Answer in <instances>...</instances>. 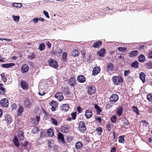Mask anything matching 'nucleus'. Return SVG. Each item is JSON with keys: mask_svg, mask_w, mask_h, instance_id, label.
<instances>
[{"mask_svg": "<svg viewBox=\"0 0 152 152\" xmlns=\"http://www.w3.org/2000/svg\"><path fill=\"white\" fill-rule=\"evenodd\" d=\"M46 44L47 45L49 48H51V44L47 40L46 41Z\"/></svg>", "mask_w": 152, "mask_h": 152, "instance_id": "obj_57", "label": "nucleus"}, {"mask_svg": "<svg viewBox=\"0 0 152 152\" xmlns=\"http://www.w3.org/2000/svg\"><path fill=\"white\" fill-rule=\"evenodd\" d=\"M39 130V129L38 128L34 127L32 129V131L34 134H35L38 133Z\"/></svg>", "mask_w": 152, "mask_h": 152, "instance_id": "obj_48", "label": "nucleus"}, {"mask_svg": "<svg viewBox=\"0 0 152 152\" xmlns=\"http://www.w3.org/2000/svg\"><path fill=\"white\" fill-rule=\"evenodd\" d=\"M94 108L96 109L97 114H99L101 110L99 107L96 104H94Z\"/></svg>", "mask_w": 152, "mask_h": 152, "instance_id": "obj_37", "label": "nucleus"}, {"mask_svg": "<svg viewBox=\"0 0 152 152\" xmlns=\"http://www.w3.org/2000/svg\"><path fill=\"white\" fill-rule=\"evenodd\" d=\"M112 80L114 84L116 85H118L120 83H121L123 82V79L120 76H114L112 77Z\"/></svg>", "mask_w": 152, "mask_h": 152, "instance_id": "obj_1", "label": "nucleus"}, {"mask_svg": "<svg viewBox=\"0 0 152 152\" xmlns=\"http://www.w3.org/2000/svg\"><path fill=\"white\" fill-rule=\"evenodd\" d=\"M5 91V88L3 87L2 84H0V94H4Z\"/></svg>", "mask_w": 152, "mask_h": 152, "instance_id": "obj_36", "label": "nucleus"}, {"mask_svg": "<svg viewBox=\"0 0 152 152\" xmlns=\"http://www.w3.org/2000/svg\"><path fill=\"white\" fill-rule=\"evenodd\" d=\"M79 130L82 132L84 133L86 130V127L83 122H80L79 126Z\"/></svg>", "mask_w": 152, "mask_h": 152, "instance_id": "obj_7", "label": "nucleus"}, {"mask_svg": "<svg viewBox=\"0 0 152 152\" xmlns=\"http://www.w3.org/2000/svg\"><path fill=\"white\" fill-rule=\"evenodd\" d=\"M126 48H123V47H119L118 48L117 50L119 51H125L126 50Z\"/></svg>", "mask_w": 152, "mask_h": 152, "instance_id": "obj_49", "label": "nucleus"}, {"mask_svg": "<svg viewBox=\"0 0 152 152\" xmlns=\"http://www.w3.org/2000/svg\"><path fill=\"white\" fill-rule=\"evenodd\" d=\"M102 45V42L100 41H98L94 43L93 46L95 48H99Z\"/></svg>", "mask_w": 152, "mask_h": 152, "instance_id": "obj_26", "label": "nucleus"}, {"mask_svg": "<svg viewBox=\"0 0 152 152\" xmlns=\"http://www.w3.org/2000/svg\"><path fill=\"white\" fill-rule=\"evenodd\" d=\"M142 124L144 126H148L149 125L148 123L146 121H142Z\"/></svg>", "mask_w": 152, "mask_h": 152, "instance_id": "obj_52", "label": "nucleus"}, {"mask_svg": "<svg viewBox=\"0 0 152 152\" xmlns=\"http://www.w3.org/2000/svg\"><path fill=\"white\" fill-rule=\"evenodd\" d=\"M148 55L149 58H152V51H150L148 53Z\"/></svg>", "mask_w": 152, "mask_h": 152, "instance_id": "obj_60", "label": "nucleus"}, {"mask_svg": "<svg viewBox=\"0 0 152 152\" xmlns=\"http://www.w3.org/2000/svg\"><path fill=\"white\" fill-rule=\"evenodd\" d=\"M138 54V52L137 50H135L132 51L130 53V56L133 57L137 56Z\"/></svg>", "mask_w": 152, "mask_h": 152, "instance_id": "obj_33", "label": "nucleus"}, {"mask_svg": "<svg viewBox=\"0 0 152 152\" xmlns=\"http://www.w3.org/2000/svg\"><path fill=\"white\" fill-rule=\"evenodd\" d=\"M0 102L1 106L3 107H6L8 105V100L6 98L2 99Z\"/></svg>", "mask_w": 152, "mask_h": 152, "instance_id": "obj_8", "label": "nucleus"}, {"mask_svg": "<svg viewBox=\"0 0 152 152\" xmlns=\"http://www.w3.org/2000/svg\"><path fill=\"white\" fill-rule=\"evenodd\" d=\"M45 46L44 43H42L39 45V48L40 51H42L45 49Z\"/></svg>", "mask_w": 152, "mask_h": 152, "instance_id": "obj_39", "label": "nucleus"}, {"mask_svg": "<svg viewBox=\"0 0 152 152\" xmlns=\"http://www.w3.org/2000/svg\"><path fill=\"white\" fill-rule=\"evenodd\" d=\"M43 12V14L46 16V17H47L48 18H49V14L48 12L45 10H44Z\"/></svg>", "mask_w": 152, "mask_h": 152, "instance_id": "obj_58", "label": "nucleus"}, {"mask_svg": "<svg viewBox=\"0 0 152 152\" xmlns=\"http://www.w3.org/2000/svg\"><path fill=\"white\" fill-rule=\"evenodd\" d=\"M77 80L80 83H83L85 82L86 78L83 75H80L78 77Z\"/></svg>", "mask_w": 152, "mask_h": 152, "instance_id": "obj_23", "label": "nucleus"}, {"mask_svg": "<svg viewBox=\"0 0 152 152\" xmlns=\"http://www.w3.org/2000/svg\"><path fill=\"white\" fill-rule=\"evenodd\" d=\"M45 92L42 90H39V91L38 93V94L40 96H43L45 95Z\"/></svg>", "mask_w": 152, "mask_h": 152, "instance_id": "obj_59", "label": "nucleus"}, {"mask_svg": "<svg viewBox=\"0 0 152 152\" xmlns=\"http://www.w3.org/2000/svg\"><path fill=\"white\" fill-rule=\"evenodd\" d=\"M113 125L110 123H108L106 125V127L109 131H110L113 127Z\"/></svg>", "mask_w": 152, "mask_h": 152, "instance_id": "obj_40", "label": "nucleus"}, {"mask_svg": "<svg viewBox=\"0 0 152 152\" xmlns=\"http://www.w3.org/2000/svg\"><path fill=\"white\" fill-rule=\"evenodd\" d=\"M17 136L20 140L23 141V140L24 137V133L22 131L19 132Z\"/></svg>", "mask_w": 152, "mask_h": 152, "instance_id": "obj_20", "label": "nucleus"}, {"mask_svg": "<svg viewBox=\"0 0 152 152\" xmlns=\"http://www.w3.org/2000/svg\"><path fill=\"white\" fill-rule=\"evenodd\" d=\"M76 80L74 78H71L69 80V84L71 86H73L76 84Z\"/></svg>", "mask_w": 152, "mask_h": 152, "instance_id": "obj_19", "label": "nucleus"}, {"mask_svg": "<svg viewBox=\"0 0 152 152\" xmlns=\"http://www.w3.org/2000/svg\"><path fill=\"white\" fill-rule=\"evenodd\" d=\"M40 118L39 116H37L36 118L31 121L32 123L34 125H37L39 121Z\"/></svg>", "mask_w": 152, "mask_h": 152, "instance_id": "obj_14", "label": "nucleus"}, {"mask_svg": "<svg viewBox=\"0 0 152 152\" xmlns=\"http://www.w3.org/2000/svg\"><path fill=\"white\" fill-rule=\"evenodd\" d=\"M67 56V54L66 52H63L62 54V58L63 60L64 61H66Z\"/></svg>", "mask_w": 152, "mask_h": 152, "instance_id": "obj_45", "label": "nucleus"}, {"mask_svg": "<svg viewBox=\"0 0 152 152\" xmlns=\"http://www.w3.org/2000/svg\"><path fill=\"white\" fill-rule=\"evenodd\" d=\"M12 6L20 8L22 6V4L20 3H14L12 5Z\"/></svg>", "mask_w": 152, "mask_h": 152, "instance_id": "obj_41", "label": "nucleus"}, {"mask_svg": "<svg viewBox=\"0 0 152 152\" xmlns=\"http://www.w3.org/2000/svg\"><path fill=\"white\" fill-rule=\"evenodd\" d=\"M145 48V46L144 45H141L138 48V49L140 50H143Z\"/></svg>", "mask_w": 152, "mask_h": 152, "instance_id": "obj_61", "label": "nucleus"}, {"mask_svg": "<svg viewBox=\"0 0 152 152\" xmlns=\"http://www.w3.org/2000/svg\"><path fill=\"white\" fill-rule=\"evenodd\" d=\"M145 57L143 54H141L138 57V60L140 62H143L145 61Z\"/></svg>", "mask_w": 152, "mask_h": 152, "instance_id": "obj_27", "label": "nucleus"}, {"mask_svg": "<svg viewBox=\"0 0 152 152\" xmlns=\"http://www.w3.org/2000/svg\"><path fill=\"white\" fill-rule=\"evenodd\" d=\"M50 105L52 106L51 110L53 111H55L58 106L57 102L55 101H51L50 103Z\"/></svg>", "mask_w": 152, "mask_h": 152, "instance_id": "obj_5", "label": "nucleus"}, {"mask_svg": "<svg viewBox=\"0 0 152 152\" xmlns=\"http://www.w3.org/2000/svg\"><path fill=\"white\" fill-rule=\"evenodd\" d=\"M132 108L133 111L137 114V115L139 114V113L138 112V110L136 107L134 106H132Z\"/></svg>", "mask_w": 152, "mask_h": 152, "instance_id": "obj_53", "label": "nucleus"}, {"mask_svg": "<svg viewBox=\"0 0 152 152\" xmlns=\"http://www.w3.org/2000/svg\"><path fill=\"white\" fill-rule=\"evenodd\" d=\"M4 120L8 124H10L12 121V118L10 115H9L5 116Z\"/></svg>", "mask_w": 152, "mask_h": 152, "instance_id": "obj_10", "label": "nucleus"}, {"mask_svg": "<svg viewBox=\"0 0 152 152\" xmlns=\"http://www.w3.org/2000/svg\"><path fill=\"white\" fill-rule=\"evenodd\" d=\"M83 144L80 142H77L75 144V147L77 149L81 150L83 147Z\"/></svg>", "mask_w": 152, "mask_h": 152, "instance_id": "obj_28", "label": "nucleus"}, {"mask_svg": "<svg viewBox=\"0 0 152 152\" xmlns=\"http://www.w3.org/2000/svg\"><path fill=\"white\" fill-rule=\"evenodd\" d=\"M24 104L26 107L28 108L32 104V103L30 102L28 99L26 98L24 102Z\"/></svg>", "mask_w": 152, "mask_h": 152, "instance_id": "obj_22", "label": "nucleus"}, {"mask_svg": "<svg viewBox=\"0 0 152 152\" xmlns=\"http://www.w3.org/2000/svg\"><path fill=\"white\" fill-rule=\"evenodd\" d=\"M130 73L129 70H126L124 72V75L125 77L129 75Z\"/></svg>", "mask_w": 152, "mask_h": 152, "instance_id": "obj_55", "label": "nucleus"}, {"mask_svg": "<svg viewBox=\"0 0 152 152\" xmlns=\"http://www.w3.org/2000/svg\"><path fill=\"white\" fill-rule=\"evenodd\" d=\"M100 71V68L99 66L95 67L93 70V74L94 75H96L98 74Z\"/></svg>", "mask_w": 152, "mask_h": 152, "instance_id": "obj_12", "label": "nucleus"}, {"mask_svg": "<svg viewBox=\"0 0 152 152\" xmlns=\"http://www.w3.org/2000/svg\"><path fill=\"white\" fill-rule=\"evenodd\" d=\"M39 20L38 18H35L31 20V22L33 21L35 24L37 23L38 22Z\"/></svg>", "mask_w": 152, "mask_h": 152, "instance_id": "obj_56", "label": "nucleus"}, {"mask_svg": "<svg viewBox=\"0 0 152 152\" xmlns=\"http://www.w3.org/2000/svg\"><path fill=\"white\" fill-rule=\"evenodd\" d=\"M123 110V108L121 107H118L116 110V112L118 115L119 116L121 115L122 113Z\"/></svg>", "mask_w": 152, "mask_h": 152, "instance_id": "obj_24", "label": "nucleus"}, {"mask_svg": "<svg viewBox=\"0 0 152 152\" xmlns=\"http://www.w3.org/2000/svg\"><path fill=\"white\" fill-rule=\"evenodd\" d=\"M111 107H112V106L110 104H106L105 106V108L107 109H109Z\"/></svg>", "mask_w": 152, "mask_h": 152, "instance_id": "obj_62", "label": "nucleus"}, {"mask_svg": "<svg viewBox=\"0 0 152 152\" xmlns=\"http://www.w3.org/2000/svg\"><path fill=\"white\" fill-rule=\"evenodd\" d=\"M49 65L55 69H56L58 67V63L54 59L52 58L48 60Z\"/></svg>", "mask_w": 152, "mask_h": 152, "instance_id": "obj_2", "label": "nucleus"}, {"mask_svg": "<svg viewBox=\"0 0 152 152\" xmlns=\"http://www.w3.org/2000/svg\"><path fill=\"white\" fill-rule=\"evenodd\" d=\"M24 110L23 107L21 106H20L18 109V115L20 116L21 115Z\"/></svg>", "mask_w": 152, "mask_h": 152, "instance_id": "obj_32", "label": "nucleus"}, {"mask_svg": "<svg viewBox=\"0 0 152 152\" xmlns=\"http://www.w3.org/2000/svg\"><path fill=\"white\" fill-rule=\"evenodd\" d=\"M139 63L137 61H135L132 63L131 66L132 67L137 68L138 66Z\"/></svg>", "mask_w": 152, "mask_h": 152, "instance_id": "obj_38", "label": "nucleus"}, {"mask_svg": "<svg viewBox=\"0 0 152 152\" xmlns=\"http://www.w3.org/2000/svg\"><path fill=\"white\" fill-rule=\"evenodd\" d=\"M145 74L143 72L140 73V74L139 77L143 83H144L145 81Z\"/></svg>", "mask_w": 152, "mask_h": 152, "instance_id": "obj_30", "label": "nucleus"}, {"mask_svg": "<svg viewBox=\"0 0 152 152\" xmlns=\"http://www.w3.org/2000/svg\"><path fill=\"white\" fill-rule=\"evenodd\" d=\"M116 150V149L115 147H113L111 150L110 152H115Z\"/></svg>", "mask_w": 152, "mask_h": 152, "instance_id": "obj_64", "label": "nucleus"}, {"mask_svg": "<svg viewBox=\"0 0 152 152\" xmlns=\"http://www.w3.org/2000/svg\"><path fill=\"white\" fill-rule=\"evenodd\" d=\"M58 137L59 140H60L62 144H64V145H65L66 142L64 141V139L63 134L61 133H59L58 134Z\"/></svg>", "mask_w": 152, "mask_h": 152, "instance_id": "obj_9", "label": "nucleus"}, {"mask_svg": "<svg viewBox=\"0 0 152 152\" xmlns=\"http://www.w3.org/2000/svg\"><path fill=\"white\" fill-rule=\"evenodd\" d=\"M116 115H114L111 117V121L113 123H115L116 121Z\"/></svg>", "mask_w": 152, "mask_h": 152, "instance_id": "obj_46", "label": "nucleus"}, {"mask_svg": "<svg viewBox=\"0 0 152 152\" xmlns=\"http://www.w3.org/2000/svg\"><path fill=\"white\" fill-rule=\"evenodd\" d=\"M35 57V55L34 53H32L31 55H28V58L30 60L32 59Z\"/></svg>", "mask_w": 152, "mask_h": 152, "instance_id": "obj_50", "label": "nucleus"}, {"mask_svg": "<svg viewBox=\"0 0 152 152\" xmlns=\"http://www.w3.org/2000/svg\"><path fill=\"white\" fill-rule=\"evenodd\" d=\"M20 85L21 87L24 89L26 90L28 88L27 83L25 81L22 80L21 81Z\"/></svg>", "mask_w": 152, "mask_h": 152, "instance_id": "obj_18", "label": "nucleus"}, {"mask_svg": "<svg viewBox=\"0 0 152 152\" xmlns=\"http://www.w3.org/2000/svg\"><path fill=\"white\" fill-rule=\"evenodd\" d=\"M147 68L148 69L152 68V62L151 61H149L146 64Z\"/></svg>", "mask_w": 152, "mask_h": 152, "instance_id": "obj_44", "label": "nucleus"}, {"mask_svg": "<svg viewBox=\"0 0 152 152\" xmlns=\"http://www.w3.org/2000/svg\"><path fill=\"white\" fill-rule=\"evenodd\" d=\"M114 66L113 64L112 63H108L106 66V71L108 73H110L112 71H113Z\"/></svg>", "mask_w": 152, "mask_h": 152, "instance_id": "obj_6", "label": "nucleus"}, {"mask_svg": "<svg viewBox=\"0 0 152 152\" xmlns=\"http://www.w3.org/2000/svg\"><path fill=\"white\" fill-rule=\"evenodd\" d=\"M87 89V92L90 95H91L94 94L96 91V89L95 87L93 86H88Z\"/></svg>", "mask_w": 152, "mask_h": 152, "instance_id": "obj_3", "label": "nucleus"}, {"mask_svg": "<svg viewBox=\"0 0 152 152\" xmlns=\"http://www.w3.org/2000/svg\"><path fill=\"white\" fill-rule=\"evenodd\" d=\"M119 142L124 143V136H120L119 137Z\"/></svg>", "mask_w": 152, "mask_h": 152, "instance_id": "obj_43", "label": "nucleus"}, {"mask_svg": "<svg viewBox=\"0 0 152 152\" xmlns=\"http://www.w3.org/2000/svg\"><path fill=\"white\" fill-rule=\"evenodd\" d=\"M147 98L149 101L152 100V95L151 94H148L147 95Z\"/></svg>", "mask_w": 152, "mask_h": 152, "instance_id": "obj_51", "label": "nucleus"}, {"mask_svg": "<svg viewBox=\"0 0 152 152\" xmlns=\"http://www.w3.org/2000/svg\"><path fill=\"white\" fill-rule=\"evenodd\" d=\"M12 17L13 19V20L15 21L18 22L20 19V16H19L13 15Z\"/></svg>", "mask_w": 152, "mask_h": 152, "instance_id": "obj_42", "label": "nucleus"}, {"mask_svg": "<svg viewBox=\"0 0 152 152\" xmlns=\"http://www.w3.org/2000/svg\"><path fill=\"white\" fill-rule=\"evenodd\" d=\"M13 141L14 143L16 146L18 147L19 146V143L18 142V139L16 136H15L14 137Z\"/></svg>", "mask_w": 152, "mask_h": 152, "instance_id": "obj_31", "label": "nucleus"}, {"mask_svg": "<svg viewBox=\"0 0 152 152\" xmlns=\"http://www.w3.org/2000/svg\"><path fill=\"white\" fill-rule=\"evenodd\" d=\"M61 131L63 133H66L69 130V126L64 125L62 126L61 128Z\"/></svg>", "mask_w": 152, "mask_h": 152, "instance_id": "obj_13", "label": "nucleus"}, {"mask_svg": "<svg viewBox=\"0 0 152 152\" xmlns=\"http://www.w3.org/2000/svg\"><path fill=\"white\" fill-rule=\"evenodd\" d=\"M15 65V64L14 63H12L2 64L1 66L3 68H8L12 66H13Z\"/></svg>", "mask_w": 152, "mask_h": 152, "instance_id": "obj_21", "label": "nucleus"}, {"mask_svg": "<svg viewBox=\"0 0 152 152\" xmlns=\"http://www.w3.org/2000/svg\"><path fill=\"white\" fill-rule=\"evenodd\" d=\"M28 66L26 64H24L21 68L22 72L23 73H25L28 71Z\"/></svg>", "mask_w": 152, "mask_h": 152, "instance_id": "obj_17", "label": "nucleus"}, {"mask_svg": "<svg viewBox=\"0 0 152 152\" xmlns=\"http://www.w3.org/2000/svg\"><path fill=\"white\" fill-rule=\"evenodd\" d=\"M71 115L72 116V118L73 119H75L76 117V114L75 113H73L71 114Z\"/></svg>", "mask_w": 152, "mask_h": 152, "instance_id": "obj_63", "label": "nucleus"}, {"mask_svg": "<svg viewBox=\"0 0 152 152\" xmlns=\"http://www.w3.org/2000/svg\"><path fill=\"white\" fill-rule=\"evenodd\" d=\"M50 121L55 126H56L58 125V121L56 119L53 118H51Z\"/></svg>", "mask_w": 152, "mask_h": 152, "instance_id": "obj_35", "label": "nucleus"}, {"mask_svg": "<svg viewBox=\"0 0 152 152\" xmlns=\"http://www.w3.org/2000/svg\"><path fill=\"white\" fill-rule=\"evenodd\" d=\"M96 131L98 134L100 135L102 132V129L101 127H99L97 129Z\"/></svg>", "mask_w": 152, "mask_h": 152, "instance_id": "obj_47", "label": "nucleus"}, {"mask_svg": "<svg viewBox=\"0 0 152 152\" xmlns=\"http://www.w3.org/2000/svg\"><path fill=\"white\" fill-rule=\"evenodd\" d=\"M106 52V50L104 49H102L100 51L97 52L99 55L101 57H103Z\"/></svg>", "mask_w": 152, "mask_h": 152, "instance_id": "obj_25", "label": "nucleus"}, {"mask_svg": "<svg viewBox=\"0 0 152 152\" xmlns=\"http://www.w3.org/2000/svg\"><path fill=\"white\" fill-rule=\"evenodd\" d=\"M118 96L117 94H113L110 97V102H115L118 100Z\"/></svg>", "mask_w": 152, "mask_h": 152, "instance_id": "obj_4", "label": "nucleus"}, {"mask_svg": "<svg viewBox=\"0 0 152 152\" xmlns=\"http://www.w3.org/2000/svg\"><path fill=\"white\" fill-rule=\"evenodd\" d=\"M80 54L79 50L77 49H75L72 53V55L74 57L77 56Z\"/></svg>", "mask_w": 152, "mask_h": 152, "instance_id": "obj_29", "label": "nucleus"}, {"mask_svg": "<svg viewBox=\"0 0 152 152\" xmlns=\"http://www.w3.org/2000/svg\"><path fill=\"white\" fill-rule=\"evenodd\" d=\"M48 136L49 137H52L54 135L53 131L51 129H49L47 131Z\"/></svg>", "mask_w": 152, "mask_h": 152, "instance_id": "obj_34", "label": "nucleus"}, {"mask_svg": "<svg viewBox=\"0 0 152 152\" xmlns=\"http://www.w3.org/2000/svg\"><path fill=\"white\" fill-rule=\"evenodd\" d=\"M1 76L2 77V79L4 82H6L7 81V79L5 77H4V73H2L1 75Z\"/></svg>", "mask_w": 152, "mask_h": 152, "instance_id": "obj_54", "label": "nucleus"}, {"mask_svg": "<svg viewBox=\"0 0 152 152\" xmlns=\"http://www.w3.org/2000/svg\"><path fill=\"white\" fill-rule=\"evenodd\" d=\"M92 115V111L90 110H87L86 111L85 115L87 118H91Z\"/></svg>", "mask_w": 152, "mask_h": 152, "instance_id": "obj_15", "label": "nucleus"}, {"mask_svg": "<svg viewBox=\"0 0 152 152\" xmlns=\"http://www.w3.org/2000/svg\"><path fill=\"white\" fill-rule=\"evenodd\" d=\"M63 94L61 92L57 93L55 95V97L59 101L61 100L64 98Z\"/></svg>", "mask_w": 152, "mask_h": 152, "instance_id": "obj_11", "label": "nucleus"}, {"mask_svg": "<svg viewBox=\"0 0 152 152\" xmlns=\"http://www.w3.org/2000/svg\"><path fill=\"white\" fill-rule=\"evenodd\" d=\"M69 107L67 104H63L61 107V109L64 112H66L69 110Z\"/></svg>", "mask_w": 152, "mask_h": 152, "instance_id": "obj_16", "label": "nucleus"}]
</instances>
